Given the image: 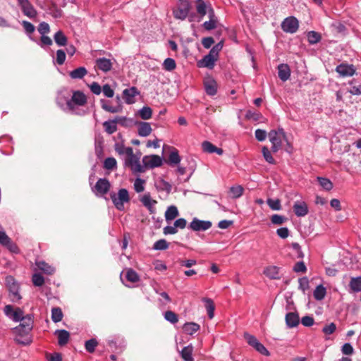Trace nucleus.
<instances>
[{
	"label": "nucleus",
	"instance_id": "obj_1",
	"mask_svg": "<svg viewBox=\"0 0 361 361\" xmlns=\"http://www.w3.org/2000/svg\"><path fill=\"white\" fill-rule=\"evenodd\" d=\"M86 103V95L82 92L77 90L73 92L71 99L67 102L66 104L67 108L72 114L83 116L86 112L81 107L84 106Z\"/></svg>",
	"mask_w": 361,
	"mask_h": 361
},
{
	"label": "nucleus",
	"instance_id": "obj_2",
	"mask_svg": "<svg viewBox=\"0 0 361 361\" xmlns=\"http://www.w3.org/2000/svg\"><path fill=\"white\" fill-rule=\"evenodd\" d=\"M126 156L127 157L125 160V164L126 165L130 166L134 173L145 172V166H142V164L140 162V153L135 154L133 153V148L128 147V149H126Z\"/></svg>",
	"mask_w": 361,
	"mask_h": 361
},
{
	"label": "nucleus",
	"instance_id": "obj_3",
	"mask_svg": "<svg viewBox=\"0 0 361 361\" xmlns=\"http://www.w3.org/2000/svg\"><path fill=\"white\" fill-rule=\"evenodd\" d=\"M110 197L114 205L119 211L123 210L124 204L130 201L128 191L125 188L120 189L117 193L111 192Z\"/></svg>",
	"mask_w": 361,
	"mask_h": 361
},
{
	"label": "nucleus",
	"instance_id": "obj_4",
	"mask_svg": "<svg viewBox=\"0 0 361 361\" xmlns=\"http://www.w3.org/2000/svg\"><path fill=\"white\" fill-rule=\"evenodd\" d=\"M268 137L272 144L271 151L273 152H277L281 147L282 141L286 139V133L282 128H279L278 130H271Z\"/></svg>",
	"mask_w": 361,
	"mask_h": 361
},
{
	"label": "nucleus",
	"instance_id": "obj_5",
	"mask_svg": "<svg viewBox=\"0 0 361 361\" xmlns=\"http://www.w3.org/2000/svg\"><path fill=\"white\" fill-rule=\"evenodd\" d=\"M6 286L9 290V297L12 302H16L21 300L22 297L19 293V284L15 281L13 276L6 278Z\"/></svg>",
	"mask_w": 361,
	"mask_h": 361
},
{
	"label": "nucleus",
	"instance_id": "obj_6",
	"mask_svg": "<svg viewBox=\"0 0 361 361\" xmlns=\"http://www.w3.org/2000/svg\"><path fill=\"white\" fill-rule=\"evenodd\" d=\"M190 10V4L188 0H179L177 8L173 11V14L175 18L183 20L188 16Z\"/></svg>",
	"mask_w": 361,
	"mask_h": 361
},
{
	"label": "nucleus",
	"instance_id": "obj_7",
	"mask_svg": "<svg viewBox=\"0 0 361 361\" xmlns=\"http://www.w3.org/2000/svg\"><path fill=\"white\" fill-rule=\"evenodd\" d=\"M244 338L247 342V343L254 348L257 352L261 353L263 355L269 356L270 355L269 350L264 347L263 344H262L257 338L248 333L244 334Z\"/></svg>",
	"mask_w": 361,
	"mask_h": 361
},
{
	"label": "nucleus",
	"instance_id": "obj_8",
	"mask_svg": "<svg viewBox=\"0 0 361 361\" xmlns=\"http://www.w3.org/2000/svg\"><path fill=\"white\" fill-rule=\"evenodd\" d=\"M142 166H145V171L147 169H154L161 166L163 164V160L159 155H146L142 158Z\"/></svg>",
	"mask_w": 361,
	"mask_h": 361
},
{
	"label": "nucleus",
	"instance_id": "obj_9",
	"mask_svg": "<svg viewBox=\"0 0 361 361\" xmlns=\"http://www.w3.org/2000/svg\"><path fill=\"white\" fill-rule=\"evenodd\" d=\"M110 188L111 183L108 179L99 178L92 188V191L97 196H103L109 192Z\"/></svg>",
	"mask_w": 361,
	"mask_h": 361
},
{
	"label": "nucleus",
	"instance_id": "obj_10",
	"mask_svg": "<svg viewBox=\"0 0 361 361\" xmlns=\"http://www.w3.org/2000/svg\"><path fill=\"white\" fill-rule=\"evenodd\" d=\"M298 27V20L295 17H288L281 23V28L286 32L295 33Z\"/></svg>",
	"mask_w": 361,
	"mask_h": 361
},
{
	"label": "nucleus",
	"instance_id": "obj_11",
	"mask_svg": "<svg viewBox=\"0 0 361 361\" xmlns=\"http://www.w3.org/2000/svg\"><path fill=\"white\" fill-rule=\"evenodd\" d=\"M21 323L18 326H16L14 330L18 333L28 334L32 329V316L27 314L23 316V319L20 320Z\"/></svg>",
	"mask_w": 361,
	"mask_h": 361
},
{
	"label": "nucleus",
	"instance_id": "obj_12",
	"mask_svg": "<svg viewBox=\"0 0 361 361\" xmlns=\"http://www.w3.org/2000/svg\"><path fill=\"white\" fill-rule=\"evenodd\" d=\"M140 201L143 206L148 209L150 214H154L156 212L155 205L157 204V201L152 198L149 192H146L141 196Z\"/></svg>",
	"mask_w": 361,
	"mask_h": 361
},
{
	"label": "nucleus",
	"instance_id": "obj_13",
	"mask_svg": "<svg viewBox=\"0 0 361 361\" xmlns=\"http://www.w3.org/2000/svg\"><path fill=\"white\" fill-rule=\"evenodd\" d=\"M211 227V221L200 220L197 218L193 219L192 222L190 224V228L195 231H206Z\"/></svg>",
	"mask_w": 361,
	"mask_h": 361
},
{
	"label": "nucleus",
	"instance_id": "obj_14",
	"mask_svg": "<svg viewBox=\"0 0 361 361\" xmlns=\"http://www.w3.org/2000/svg\"><path fill=\"white\" fill-rule=\"evenodd\" d=\"M218 57L212 53L209 52L208 54L204 56L202 60H200L197 65L201 68H207L212 69L215 66V62L217 61Z\"/></svg>",
	"mask_w": 361,
	"mask_h": 361
},
{
	"label": "nucleus",
	"instance_id": "obj_15",
	"mask_svg": "<svg viewBox=\"0 0 361 361\" xmlns=\"http://www.w3.org/2000/svg\"><path fill=\"white\" fill-rule=\"evenodd\" d=\"M336 72L342 77L352 76L355 73V68L353 65L341 63L336 68Z\"/></svg>",
	"mask_w": 361,
	"mask_h": 361
},
{
	"label": "nucleus",
	"instance_id": "obj_16",
	"mask_svg": "<svg viewBox=\"0 0 361 361\" xmlns=\"http://www.w3.org/2000/svg\"><path fill=\"white\" fill-rule=\"evenodd\" d=\"M137 94H139V92L135 87H131L123 91V99L126 103L128 104L135 103V97Z\"/></svg>",
	"mask_w": 361,
	"mask_h": 361
},
{
	"label": "nucleus",
	"instance_id": "obj_17",
	"mask_svg": "<svg viewBox=\"0 0 361 361\" xmlns=\"http://www.w3.org/2000/svg\"><path fill=\"white\" fill-rule=\"evenodd\" d=\"M102 108L112 114L119 113L122 111L123 107L121 104H117L116 106H112L110 104V102L105 99H100Z\"/></svg>",
	"mask_w": 361,
	"mask_h": 361
},
{
	"label": "nucleus",
	"instance_id": "obj_18",
	"mask_svg": "<svg viewBox=\"0 0 361 361\" xmlns=\"http://www.w3.org/2000/svg\"><path fill=\"white\" fill-rule=\"evenodd\" d=\"M286 324L288 328H294L300 323L299 316L295 312H288L286 314Z\"/></svg>",
	"mask_w": 361,
	"mask_h": 361
},
{
	"label": "nucleus",
	"instance_id": "obj_19",
	"mask_svg": "<svg viewBox=\"0 0 361 361\" xmlns=\"http://www.w3.org/2000/svg\"><path fill=\"white\" fill-rule=\"evenodd\" d=\"M293 210L297 216H305L308 213V207L305 202H295Z\"/></svg>",
	"mask_w": 361,
	"mask_h": 361
},
{
	"label": "nucleus",
	"instance_id": "obj_20",
	"mask_svg": "<svg viewBox=\"0 0 361 361\" xmlns=\"http://www.w3.org/2000/svg\"><path fill=\"white\" fill-rule=\"evenodd\" d=\"M96 65L100 71L104 73L109 71L112 68V62L110 59L106 58L97 59L96 60Z\"/></svg>",
	"mask_w": 361,
	"mask_h": 361
},
{
	"label": "nucleus",
	"instance_id": "obj_21",
	"mask_svg": "<svg viewBox=\"0 0 361 361\" xmlns=\"http://www.w3.org/2000/svg\"><path fill=\"white\" fill-rule=\"evenodd\" d=\"M279 78L283 82L286 81L290 76V70L287 64H280L278 66Z\"/></svg>",
	"mask_w": 361,
	"mask_h": 361
},
{
	"label": "nucleus",
	"instance_id": "obj_22",
	"mask_svg": "<svg viewBox=\"0 0 361 361\" xmlns=\"http://www.w3.org/2000/svg\"><path fill=\"white\" fill-rule=\"evenodd\" d=\"M202 149L207 153H216L221 155L224 152L221 148H218L209 141H204L202 144Z\"/></svg>",
	"mask_w": 361,
	"mask_h": 361
},
{
	"label": "nucleus",
	"instance_id": "obj_23",
	"mask_svg": "<svg viewBox=\"0 0 361 361\" xmlns=\"http://www.w3.org/2000/svg\"><path fill=\"white\" fill-rule=\"evenodd\" d=\"M152 131L151 125L147 122H140L138 124L137 133L141 137H147L151 134Z\"/></svg>",
	"mask_w": 361,
	"mask_h": 361
},
{
	"label": "nucleus",
	"instance_id": "obj_24",
	"mask_svg": "<svg viewBox=\"0 0 361 361\" xmlns=\"http://www.w3.org/2000/svg\"><path fill=\"white\" fill-rule=\"evenodd\" d=\"M54 334L57 336L58 343L61 346L65 345L70 338V334L66 330H56Z\"/></svg>",
	"mask_w": 361,
	"mask_h": 361
},
{
	"label": "nucleus",
	"instance_id": "obj_25",
	"mask_svg": "<svg viewBox=\"0 0 361 361\" xmlns=\"http://www.w3.org/2000/svg\"><path fill=\"white\" fill-rule=\"evenodd\" d=\"M20 8L23 14L28 18H34L37 16V12L30 1L21 6Z\"/></svg>",
	"mask_w": 361,
	"mask_h": 361
},
{
	"label": "nucleus",
	"instance_id": "obj_26",
	"mask_svg": "<svg viewBox=\"0 0 361 361\" xmlns=\"http://www.w3.org/2000/svg\"><path fill=\"white\" fill-rule=\"evenodd\" d=\"M193 346L190 344L184 347L180 351L181 357L184 361H195L192 357Z\"/></svg>",
	"mask_w": 361,
	"mask_h": 361
},
{
	"label": "nucleus",
	"instance_id": "obj_27",
	"mask_svg": "<svg viewBox=\"0 0 361 361\" xmlns=\"http://www.w3.org/2000/svg\"><path fill=\"white\" fill-rule=\"evenodd\" d=\"M264 274L267 277L271 279H279V268L276 266H270L267 267L264 270Z\"/></svg>",
	"mask_w": 361,
	"mask_h": 361
},
{
	"label": "nucleus",
	"instance_id": "obj_28",
	"mask_svg": "<svg viewBox=\"0 0 361 361\" xmlns=\"http://www.w3.org/2000/svg\"><path fill=\"white\" fill-rule=\"evenodd\" d=\"M87 74V71L85 67L77 68L69 73L72 79H82Z\"/></svg>",
	"mask_w": 361,
	"mask_h": 361
},
{
	"label": "nucleus",
	"instance_id": "obj_29",
	"mask_svg": "<svg viewBox=\"0 0 361 361\" xmlns=\"http://www.w3.org/2000/svg\"><path fill=\"white\" fill-rule=\"evenodd\" d=\"M204 88L207 94L213 96L216 94L217 84L214 80H209L204 82Z\"/></svg>",
	"mask_w": 361,
	"mask_h": 361
},
{
	"label": "nucleus",
	"instance_id": "obj_30",
	"mask_svg": "<svg viewBox=\"0 0 361 361\" xmlns=\"http://www.w3.org/2000/svg\"><path fill=\"white\" fill-rule=\"evenodd\" d=\"M180 160L181 159L178 154V150L173 148L169 155L168 164L171 166H175L178 164Z\"/></svg>",
	"mask_w": 361,
	"mask_h": 361
},
{
	"label": "nucleus",
	"instance_id": "obj_31",
	"mask_svg": "<svg viewBox=\"0 0 361 361\" xmlns=\"http://www.w3.org/2000/svg\"><path fill=\"white\" fill-rule=\"evenodd\" d=\"M54 39L56 44L59 47L66 45L68 39L61 30H59L54 35Z\"/></svg>",
	"mask_w": 361,
	"mask_h": 361
},
{
	"label": "nucleus",
	"instance_id": "obj_32",
	"mask_svg": "<svg viewBox=\"0 0 361 361\" xmlns=\"http://www.w3.org/2000/svg\"><path fill=\"white\" fill-rule=\"evenodd\" d=\"M36 265L39 269L47 274L51 275L53 274L55 271V269L46 263L44 261H39L36 263Z\"/></svg>",
	"mask_w": 361,
	"mask_h": 361
},
{
	"label": "nucleus",
	"instance_id": "obj_33",
	"mask_svg": "<svg viewBox=\"0 0 361 361\" xmlns=\"http://www.w3.org/2000/svg\"><path fill=\"white\" fill-rule=\"evenodd\" d=\"M178 216V211L176 206L169 207L165 212V219L167 221H172Z\"/></svg>",
	"mask_w": 361,
	"mask_h": 361
},
{
	"label": "nucleus",
	"instance_id": "obj_34",
	"mask_svg": "<svg viewBox=\"0 0 361 361\" xmlns=\"http://www.w3.org/2000/svg\"><path fill=\"white\" fill-rule=\"evenodd\" d=\"M349 286L352 292L361 291V276L351 278Z\"/></svg>",
	"mask_w": 361,
	"mask_h": 361
},
{
	"label": "nucleus",
	"instance_id": "obj_35",
	"mask_svg": "<svg viewBox=\"0 0 361 361\" xmlns=\"http://www.w3.org/2000/svg\"><path fill=\"white\" fill-rule=\"evenodd\" d=\"M203 301L205 302V307L207 311L209 318L212 319L214 316L215 310V306L213 300L210 298H203Z\"/></svg>",
	"mask_w": 361,
	"mask_h": 361
},
{
	"label": "nucleus",
	"instance_id": "obj_36",
	"mask_svg": "<svg viewBox=\"0 0 361 361\" xmlns=\"http://www.w3.org/2000/svg\"><path fill=\"white\" fill-rule=\"evenodd\" d=\"M199 329L200 325L194 322L185 323L183 326L184 331L189 335H192Z\"/></svg>",
	"mask_w": 361,
	"mask_h": 361
},
{
	"label": "nucleus",
	"instance_id": "obj_37",
	"mask_svg": "<svg viewBox=\"0 0 361 361\" xmlns=\"http://www.w3.org/2000/svg\"><path fill=\"white\" fill-rule=\"evenodd\" d=\"M103 126L104 128L105 131L109 135L113 134L117 130L116 123L114 121V119L111 121H104L103 123Z\"/></svg>",
	"mask_w": 361,
	"mask_h": 361
},
{
	"label": "nucleus",
	"instance_id": "obj_38",
	"mask_svg": "<svg viewBox=\"0 0 361 361\" xmlns=\"http://www.w3.org/2000/svg\"><path fill=\"white\" fill-rule=\"evenodd\" d=\"M326 293V288L322 285H319L316 287L315 290H314L313 295L314 298L317 300H322V299L324 298Z\"/></svg>",
	"mask_w": 361,
	"mask_h": 361
},
{
	"label": "nucleus",
	"instance_id": "obj_39",
	"mask_svg": "<svg viewBox=\"0 0 361 361\" xmlns=\"http://www.w3.org/2000/svg\"><path fill=\"white\" fill-rule=\"evenodd\" d=\"M155 185L157 190L166 191L169 192L171 190V185L163 179H159L156 181Z\"/></svg>",
	"mask_w": 361,
	"mask_h": 361
},
{
	"label": "nucleus",
	"instance_id": "obj_40",
	"mask_svg": "<svg viewBox=\"0 0 361 361\" xmlns=\"http://www.w3.org/2000/svg\"><path fill=\"white\" fill-rule=\"evenodd\" d=\"M126 279L131 283H135L140 281L139 275L133 269H128L126 270Z\"/></svg>",
	"mask_w": 361,
	"mask_h": 361
},
{
	"label": "nucleus",
	"instance_id": "obj_41",
	"mask_svg": "<svg viewBox=\"0 0 361 361\" xmlns=\"http://www.w3.org/2000/svg\"><path fill=\"white\" fill-rule=\"evenodd\" d=\"M196 9L197 13L203 17L207 12V6L203 0H196Z\"/></svg>",
	"mask_w": 361,
	"mask_h": 361
},
{
	"label": "nucleus",
	"instance_id": "obj_42",
	"mask_svg": "<svg viewBox=\"0 0 361 361\" xmlns=\"http://www.w3.org/2000/svg\"><path fill=\"white\" fill-rule=\"evenodd\" d=\"M244 189L241 185H234L230 188L229 192L232 198H238L242 196Z\"/></svg>",
	"mask_w": 361,
	"mask_h": 361
},
{
	"label": "nucleus",
	"instance_id": "obj_43",
	"mask_svg": "<svg viewBox=\"0 0 361 361\" xmlns=\"http://www.w3.org/2000/svg\"><path fill=\"white\" fill-rule=\"evenodd\" d=\"M138 114L143 120H148L152 117V109L149 106H143L138 111Z\"/></svg>",
	"mask_w": 361,
	"mask_h": 361
},
{
	"label": "nucleus",
	"instance_id": "obj_44",
	"mask_svg": "<svg viewBox=\"0 0 361 361\" xmlns=\"http://www.w3.org/2000/svg\"><path fill=\"white\" fill-rule=\"evenodd\" d=\"M63 313L59 307H54L51 310V319L54 322H59L62 320Z\"/></svg>",
	"mask_w": 361,
	"mask_h": 361
},
{
	"label": "nucleus",
	"instance_id": "obj_45",
	"mask_svg": "<svg viewBox=\"0 0 361 361\" xmlns=\"http://www.w3.org/2000/svg\"><path fill=\"white\" fill-rule=\"evenodd\" d=\"M307 39L310 44H314L321 40V35L314 31H310L307 33Z\"/></svg>",
	"mask_w": 361,
	"mask_h": 361
},
{
	"label": "nucleus",
	"instance_id": "obj_46",
	"mask_svg": "<svg viewBox=\"0 0 361 361\" xmlns=\"http://www.w3.org/2000/svg\"><path fill=\"white\" fill-rule=\"evenodd\" d=\"M319 185L326 190L329 191L333 188V183L331 181L326 178L318 177L317 178Z\"/></svg>",
	"mask_w": 361,
	"mask_h": 361
},
{
	"label": "nucleus",
	"instance_id": "obj_47",
	"mask_svg": "<svg viewBox=\"0 0 361 361\" xmlns=\"http://www.w3.org/2000/svg\"><path fill=\"white\" fill-rule=\"evenodd\" d=\"M163 67L166 71H173L176 67V63L174 59L171 58H167L163 63Z\"/></svg>",
	"mask_w": 361,
	"mask_h": 361
},
{
	"label": "nucleus",
	"instance_id": "obj_48",
	"mask_svg": "<svg viewBox=\"0 0 361 361\" xmlns=\"http://www.w3.org/2000/svg\"><path fill=\"white\" fill-rule=\"evenodd\" d=\"M98 342L96 339L92 338L87 341L85 343V349L87 352L92 353L95 350V348L97 346Z\"/></svg>",
	"mask_w": 361,
	"mask_h": 361
},
{
	"label": "nucleus",
	"instance_id": "obj_49",
	"mask_svg": "<svg viewBox=\"0 0 361 361\" xmlns=\"http://www.w3.org/2000/svg\"><path fill=\"white\" fill-rule=\"evenodd\" d=\"M169 247L168 242L164 239H160L156 241L153 245V249L156 250H164Z\"/></svg>",
	"mask_w": 361,
	"mask_h": 361
},
{
	"label": "nucleus",
	"instance_id": "obj_50",
	"mask_svg": "<svg viewBox=\"0 0 361 361\" xmlns=\"http://www.w3.org/2000/svg\"><path fill=\"white\" fill-rule=\"evenodd\" d=\"M145 180L140 178H136L133 184L135 192L138 193L143 192L145 190Z\"/></svg>",
	"mask_w": 361,
	"mask_h": 361
},
{
	"label": "nucleus",
	"instance_id": "obj_51",
	"mask_svg": "<svg viewBox=\"0 0 361 361\" xmlns=\"http://www.w3.org/2000/svg\"><path fill=\"white\" fill-rule=\"evenodd\" d=\"M116 160L114 157H108L104 161V168L112 170L116 167Z\"/></svg>",
	"mask_w": 361,
	"mask_h": 361
},
{
	"label": "nucleus",
	"instance_id": "obj_52",
	"mask_svg": "<svg viewBox=\"0 0 361 361\" xmlns=\"http://www.w3.org/2000/svg\"><path fill=\"white\" fill-rule=\"evenodd\" d=\"M267 203L272 210H280L281 209V202L279 199L269 198Z\"/></svg>",
	"mask_w": 361,
	"mask_h": 361
},
{
	"label": "nucleus",
	"instance_id": "obj_53",
	"mask_svg": "<svg viewBox=\"0 0 361 361\" xmlns=\"http://www.w3.org/2000/svg\"><path fill=\"white\" fill-rule=\"evenodd\" d=\"M164 318L166 321L171 322V324H176L178 321V318L177 314L172 311H166L164 313Z\"/></svg>",
	"mask_w": 361,
	"mask_h": 361
},
{
	"label": "nucleus",
	"instance_id": "obj_54",
	"mask_svg": "<svg viewBox=\"0 0 361 361\" xmlns=\"http://www.w3.org/2000/svg\"><path fill=\"white\" fill-rule=\"evenodd\" d=\"M262 154L264 159L269 164H274L275 160L271 156V152L269 150L268 147L264 146L262 147Z\"/></svg>",
	"mask_w": 361,
	"mask_h": 361
},
{
	"label": "nucleus",
	"instance_id": "obj_55",
	"mask_svg": "<svg viewBox=\"0 0 361 361\" xmlns=\"http://www.w3.org/2000/svg\"><path fill=\"white\" fill-rule=\"evenodd\" d=\"M286 220H287V218H286L283 216L279 215V214H274L271 217V223L275 225H281L284 222H286Z\"/></svg>",
	"mask_w": 361,
	"mask_h": 361
},
{
	"label": "nucleus",
	"instance_id": "obj_56",
	"mask_svg": "<svg viewBox=\"0 0 361 361\" xmlns=\"http://www.w3.org/2000/svg\"><path fill=\"white\" fill-rule=\"evenodd\" d=\"M37 30L41 35H44L50 32V27L47 23L42 22L39 23Z\"/></svg>",
	"mask_w": 361,
	"mask_h": 361
},
{
	"label": "nucleus",
	"instance_id": "obj_57",
	"mask_svg": "<svg viewBox=\"0 0 361 361\" xmlns=\"http://www.w3.org/2000/svg\"><path fill=\"white\" fill-rule=\"evenodd\" d=\"M350 84L352 85V86L349 91L350 93L355 95L361 94V83L355 85V80H353L351 81Z\"/></svg>",
	"mask_w": 361,
	"mask_h": 361
},
{
	"label": "nucleus",
	"instance_id": "obj_58",
	"mask_svg": "<svg viewBox=\"0 0 361 361\" xmlns=\"http://www.w3.org/2000/svg\"><path fill=\"white\" fill-rule=\"evenodd\" d=\"M336 329V326L334 322H331L326 326H324L322 329V332L326 335H331Z\"/></svg>",
	"mask_w": 361,
	"mask_h": 361
},
{
	"label": "nucleus",
	"instance_id": "obj_59",
	"mask_svg": "<svg viewBox=\"0 0 361 361\" xmlns=\"http://www.w3.org/2000/svg\"><path fill=\"white\" fill-rule=\"evenodd\" d=\"M23 310L17 307L15 309L14 312H13V314L11 317V319L14 322H20V319H23Z\"/></svg>",
	"mask_w": 361,
	"mask_h": 361
},
{
	"label": "nucleus",
	"instance_id": "obj_60",
	"mask_svg": "<svg viewBox=\"0 0 361 361\" xmlns=\"http://www.w3.org/2000/svg\"><path fill=\"white\" fill-rule=\"evenodd\" d=\"M62 10L59 8L55 4L50 8V15L54 18H60L62 17Z\"/></svg>",
	"mask_w": 361,
	"mask_h": 361
},
{
	"label": "nucleus",
	"instance_id": "obj_61",
	"mask_svg": "<svg viewBox=\"0 0 361 361\" xmlns=\"http://www.w3.org/2000/svg\"><path fill=\"white\" fill-rule=\"evenodd\" d=\"M299 288L305 293L309 288V280L307 277L300 278L298 281Z\"/></svg>",
	"mask_w": 361,
	"mask_h": 361
},
{
	"label": "nucleus",
	"instance_id": "obj_62",
	"mask_svg": "<svg viewBox=\"0 0 361 361\" xmlns=\"http://www.w3.org/2000/svg\"><path fill=\"white\" fill-rule=\"evenodd\" d=\"M32 283L35 286H42L44 283V279L41 274H35L32 276Z\"/></svg>",
	"mask_w": 361,
	"mask_h": 361
},
{
	"label": "nucleus",
	"instance_id": "obj_63",
	"mask_svg": "<svg viewBox=\"0 0 361 361\" xmlns=\"http://www.w3.org/2000/svg\"><path fill=\"white\" fill-rule=\"evenodd\" d=\"M102 92L106 97L111 98L114 95V90L109 84H106L102 87Z\"/></svg>",
	"mask_w": 361,
	"mask_h": 361
},
{
	"label": "nucleus",
	"instance_id": "obj_64",
	"mask_svg": "<svg viewBox=\"0 0 361 361\" xmlns=\"http://www.w3.org/2000/svg\"><path fill=\"white\" fill-rule=\"evenodd\" d=\"M89 87L91 92L96 95L100 94L102 90V87L97 82H93L89 85Z\"/></svg>",
	"mask_w": 361,
	"mask_h": 361
}]
</instances>
